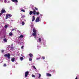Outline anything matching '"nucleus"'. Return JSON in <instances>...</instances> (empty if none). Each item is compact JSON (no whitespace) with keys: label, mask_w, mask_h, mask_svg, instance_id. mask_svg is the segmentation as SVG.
I'll list each match as a JSON object with an SVG mask.
<instances>
[{"label":"nucleus","mask_w":79,"mask_h":79,"mask_svg":"<svg viewBox=\"0 0 79 79\" xmlns=\"http://www.w3.org/2000/svg\"><path fill=\"white\" fill-rule=\"evenodd\" d=\"M11 16H12L11 14H7L6 16V19H7L8 18L10 19V17H11Z\"/></svg>","instance_id":"f257e3e1"},{"label":"nucleus","mask_w":79,"mask_h":79,"mask_svg":"<svg viewBox=\"0 0 79 79\" xmlns=\"http://www.w3.org/2000/svg\"><path fill=\"white\" fill-rule=\"evenodd\" d=\"M10 56H11V55H10V53H8L7 54H6L4 55V57H7V56L8 59H10Z\"/></svg>","instance_id":"f03ea898"},{"label":"nucleus","mask_w":79,"mask_h":79,"mask_svg":"<svg viewBox=\"0 0 79 79\" xmlns=\"http://www.w3.org/2000/svg\"><path fill=\"white\" fill-rule=\"evenodd\" d=\"M29 73V71H27V72H25V77H27Z\"/></svg>","instance_id":"7ed1b4c3"},{"label":"nucleus","mask_w":79,"mask_h":79,"mask_svg":"<svg viewBox=\"0 0 79 79\" xmlns=\"http://www.w3.org/2000/svg\"><path fill=\"white\" fill-rule=\"evenodd\" d=\"M39 19H40L39 17H37L35 20L36 23H38L39 21Z\"/></svg>","instance_id":"20e7f679"},{"label":"nucleus","mask_w":79,"mask_h":79,"mask_svg":"<svg viewBox=\"0 0 79 79\" xmlns=\"http://www.w3.org/2000/svg\"><path fill=\"white\" fill-rule=\"evenodd\" d=\"M33 15H36V10L34 9L33 12Z\"/></svg>","instance_id":"39448f33"},{"label":"nucleus","mask_w":79,"mask_h":79,"mask_svg":"<svg viewBox=\"0 0 79 79\" xmlns=\"http://www.w3.org/2000/svg\"><path fill=\"white\" fill-rule=\"evenodd\" d=\"M47 76H49L50 77L52 76V75L50 73H47L46 74Z\"/></svg>","instance_id":"423d86ee"},{"label":"nucleus","mask_w":79,"mask_h":79,"mask_svg":"<svg viewBox=\"0 0 79 79\" xmlns=\"http://www.w3.org/2000/svg\"><path fill=\"white\" fill-rule=\"evenodd\" d=\"M15 57L12 58L11 61L12 62H14V61H15Z\"/></svg>","instance_id":"0eeeda50"},{"label":"nucleus","mask_w":79,"mask_h":79,"mask_svg":"<svg viewBox=\"0 0 79 79\" xmlns=\"http://www.w3.org/2000/svg\"><path fill=\"white\" fill-rule=\"evenodd\" d=\"M33 31L34 33H37V30H36L34 28L33 29Z\"/></svg>","instance_id":"6e6552de"},{"label":"nucleus","mask_w":79,"mask_h":79,"mask_svg":"<svg viewBox=\"0 0 79 79\" xmlns=\"http://www.w3.org/2000/svg\"><path fill=\"white\" fill-rule=\"evenodd\" d=\"M1 12L2 13H6V11H5V10L4 9H2L1 10Z\"/></svg>","instance_id":"1a4fd4ad"},{"label":"nucleus","mask_w":79,"mask_h":79,"mask_svg":"<svg viewBox=\"0 0 79 79\" xmlns=\"http://www.w3.org/2000/svg\"><path fill=\"white\" fill-rule=\"evenodd\" d=\"M29 56H30V57L32 58L33 56V55L32 53H30Z\"/></svg>","instance_id":"9d476101"},{"label":"nucleus","mask_w":79,"mask_h":79,"mask_svg":"<svg viewBox=\"0 0 79 79\" xmlns=\"http://www.w3.org/2000/svg\"><path fill=\"white\" fill-rule=\"evenodd\" d=\"M35 16H32V21H34L35 20Z\"/></svg>","instance_id":"9b49d317"},{"label":"nucleus","mask_w":79,"mask_h":79,"mask_svg":"<svg viewBox=\"0 0 79 79\" xmlns=\"http://www.w3.org/2000/svg\"><path fill=\"white\" fill-rule=\"evenodd\" d=\"M33 13V11H30L29 12V15H31Z\"/></svg>","instance_id":"f8f14e48"},{"label":"nucleus","mask_w":79,"mask_h":79,"mask_svg":"<svg viewBox=\"0 0 79 79\" xmlns=\"http://www.w3.org/2000/svg\"><path fill=\"white\" fill-rule=\"evenodd\" d=\"M9 35L10 36H12L13 35V33L12 32H10L9 33Z\"/></svg>","instance_id":"ddd939ff"},{"label":"nucleus","mask_w":79,"mask_h":79,"mask_svg":"<svg viewBox=\"0 0 79 79\" xmlns=\"http://www.w3.org/2000/svg\"><path fill=\"white\" fill-rule=\"evenodd\" d=\"M36 34L37 33H34L32 34V35H33V36H35Z\"/></svg>","instance_id":"4468645a"},{"label":"nucleus","mask_w":79,"mask_h":79,"mask_svg":"<svg viewBox=\"0 0 79 79\" xmlns=\"http://www.w3.org/2000/svg\"><path fill=\"white\" fill-rule=\"evenodd\" d=\"M3 40L4 42H7V40L6 39V38L4 39Z\"/></svg>","instance_id":"2eb2a0df"},{"label":"nucleus","mask_w":79,"mask_h":79,"mask_svg":"<svg viewBox=\"0 0 79 79\" xmlns=\"http://www.w3.org/2000/svg\"><path fill=\"white\" fill-rule=\"evenodd\" d=\"M24 24H25V23H24V22H23L22 23V26H24Z\"/></svg>","instance_id":"dca6fc26"},{"label":"nucleus","mask_w":79,"mask_h":79,"mask_svg":"<svg viewBox=\"0 0 79 79\" xmlns=\"http://www.w3.org/2000/svg\"><path fill=\"white\" fill-rule=\"evenodd\" d=\"M20 60L21 61H23V57H20Z\"/></svg>","instance_id":"f3484780"},{"label":"nucleus","mask_w":79,"mask_h":79,"mask_svg":"<svg viewBox=\"0 0 79 79\" xmlns=\"http://www.w3.org/2000/svg\"><path fill=\"white\" fill-rule=\"evenodd\" d=\"M21 18H25V15H22L21 17Z\"/></svg>","instance_id":"a211bd4d"},{"label":"nucleus","mask_w":79,"mask_h":79,"mask_svg":"<svg viewBox=\"0 0 79 79\" xmlns=\"http://www.w3.org/2000/svg\"><path fill=\"white\" fill-rule=\"evenodd\" d=\"M19 37L20 38H23V35H20V37Z\"/></svg>","instance_id":"6ab92c4d"},{"label":"nucleus","mask_w":79,"mask_h":79,"mask_svg":"<svg viewBox=\"0 0 79 79\" xmlns=\"http://www.w3.org/2000/svg\"><path fill=\"white\" fill-rule=\"evenodd\" d=\"M32 77H35V76L34 74H32Z\"/></svg>","instance_id":"aec40b11"},{"label":"nucleus","mask_w":79,"mask_h":79,"mask_svg":"<svg viewBox=\"0 0 79 79\" xmlns=\"http://www.w3.org/2000/svg\"><path fill=\"white\" fill-rule=\"evenodd\" d=\"M32 59L31 58H29V61H32Z\"/></svg>","instance_id":"412c9836"},{"label":"nucleus","mask_w":79,"mask_h":79,"mask_svg":"<svg viewBox=\"0 0 79 79\" xmlns=\"http://www.w3.org/2000/svg\"><path fill=\"white\" fill-rule=\"evenodd\" d=\"M39 12H36V14L37 15H39Z\"/></svg>","instance_id":"4be33fe9"},{"label":"nucleus","mask_w":79,"mask_h":79,"mask_svg":"<svg viewBox=\"0 0 79 79\" xmlns=\"http://www.w3.org/2000/svg\"><path fill=\"white\" fill-rule=\"evenodd\" d=\"M39 42H41V38H39Z\"/></svg>","instance_id":"5701e85b"},{"label":"nucleus","mask_w":79,"mask_h":79,"mask_svg":"<svg viewBox=\"0 0 79 79\" xmlns=\"http://www.w3.org/2000/svg\"><path fill=\"white\" fill-rule=\"evenodd\" d=\"M3 66L4 67H6V64H4L3 65Z\"/></svg>","instance_id":"b1692460"},{"label":"nucleus","mask_w":79,"mask_h":79,"mask_svg":"<svg viewBox=\"0 0 79 79\" xmlns=\"http://www.w3.org/2000/svg\"><path fill=\"white\" fill-rule=\"evenodd\" d=\"M40 77H41V74H39V76L38 77V78L39 79V78H40Z\"/></svg>","instance_id":"393cba45"},{"label":"nucleus","mask_w":79,"mask_h":79,"mask_svg":"<svg viewBox=\"0 0 79 79\" xmlns=\"http://www.w3.org/2000/svg\"><path fill=\"white\" fill-rule=\"evenodd\" d=\"M4 27H5V28H7V27H8V25H5L4 26Z\"/></svg>","instance_id":"a878e982"},{"label":"nucleus","mask_w":79,"mask_h":79,"mask_svg":"<svg viewBox=\"0 0 79 79\" xmlns=\"http://www.w3.org/2000/svg\"><path fill=\"white\" fill-rule=\"evenodd\" d=\"M42 58L43 59V60H45V56H42Z\"/></svg>","instance_id":"bb28decb"},{"label":"nucleus","mask_w":79,"mask_h":79,"mask_svg":"<svg viewBox=\"0 0 79 79\" xmlns=\"http://www.w3.org/2000/svg\"><path fill=\"white\" fill-rule=\"evenodd\" d=\"M35 10H38V8H37V7H35Z\"/></svg>","instance_id":"cd10ccee"},{"label":"nucleus","mask_w":79,"mask_h":79,"mask_svg":"<svg viewBox=\"0 0 79 79\" xmlns=\"http://www.w3.org/2000/svg\"><path fill=\"white\" fill-rule=\"evenodd\" d=\"M33 68H34V69H36V68H35V66H33Z\"/></svg>","instance_id":"c85d7f7f"},{"label":"nucleus","mask_w":79,"mask_h":79,"mask_svg":"<svg viewBox=\"0 0 79 79\" xmlns=\"http://www.w3.org/2000/svg\"><path fill=\"white\" fill-rule=\"evenodd\" d=\"M21 11H23V12H25V10H24L22 9L21 10Z\"/></svg>","instance_id":"c756f323"},{"label":"nucleus","mask_w":79,"mask_h":79,"mask_svg":"<svg viewBox=\"0 0 79 79\" xmlns=\"http://www.w3.org/2000/svg\"><path fill=\"white\" fill-rule=\"evenodd\" d=\"M2 14H3V13L1 12V13L0 14V16H1L2 15Z\"/></svg>","instance_id":"7c9ffc66"},{"label":"nucleus","mask_w":79,"mask_h":79,"mask_svg":"<svg viewBox=\"0 0 79 79\" xmlns=\"http://www.w3.org/2000/svg\"><path fill=\"white\" fill-rule=\"evenodd\" d=\"M15 2L16 3H18V0H15Z\"/></svg>","instance_id":"2f4dec72"},{"label":"nucleus","mask_w":79,"mask_h":79,"mask_svg":"<svg viewBox=\"0 0 79 79\" xmlns=\"http://www.w3.org/2000/svg\"><path fill=\"white\" fill-rule=\"evenodd\" d=\"M13 2H15V0H11Z\"/></svg>","instance_id":"473e14b6"},{"label":"nucleus","mask_w":79,"mask_h":79,"mask_svg":"<svg viewBox=\"0 0 79 79\" xmlns=\"http://www.w3.org/2000/svg\"><path fill=\"white\" fill-rule=\"evenodd\" d=\"M1 52H2V53H4V50H2Z\"/></svg>","instance_id":"72a5a7b5"},{"label":"nucleus","mask_w":79,"mask_h":79,"mask_svg":"<svg viewBox=\"0 0 79 79\" xmlns=\"http://www.w3.org/2000/svg\"><path fill=\"white\" fill-rule=\"evenodd\" d=\"M36 59L37 60H40V58H37Z\"/></svg>","instance_id":"f704fd0d"},{"label":"nucleus","mask_w":79,"mask_h":79,"mask_svg":"<svg viewBox=\"0 0 79 79\" xmlns=\"http://www.w3.org/2000/svg\"><path fill=\"white\" fill-rule=\"evenodd\" d=\"M15 31V29H12L11 31Z\"/></svg>","instance_id":"c9c22d12"},{"label":"nucleus","mask_w":79,"mask_h":79,"mask_svg":"<svg viewBox=\"0 0 79 79\" xmlns=\"http://www.w3.org/2000/svg\"><path fill=\"white\" fill-rule=\"evenodd\" d=\"M23 46H22V47H21V48H22V49H23Z\"/></svg>","instance_id":"e433bc0d"},{"label":"nucleus","mask_w":79,"mask_h":79,"mask_svg":"<svg viewBox=\"0 0 79 79\" xmlns=\"http://www.w3.org/2000/svg\"><path fill=\"white\" fill-rule=\"evenodd\" d=\"M75 79H77V77H76V78Z\"/></svg>","instance_id":"4c0bfd02"},{"label":"nucleus","mask_w":79,"mask_h":79,"mask_svg":"<svg viewBox=\"0 0 79 79\" xmlns=\"http://www.w3.org/2000/svg\"><path fill=\"white\" fill-rule=\"evenodd\" d=\"M4 2H5V3H6V1H5Z\"/></svg>","instance_id":"58836bf2"},{"label":"nucleus","mask_w":79,"mask_h":79,"mask_svg":"<svg viewBox=\"0 0 79 79\" xmlns=\"http://www.w3.org/2000/svg\"><path fill=\"white\" fill-rule=\"evenodd\" d=\"M34 38H35H35H36L35 36Z\"/></svg>","instance_id":"ea45409f"}]
</instances>
